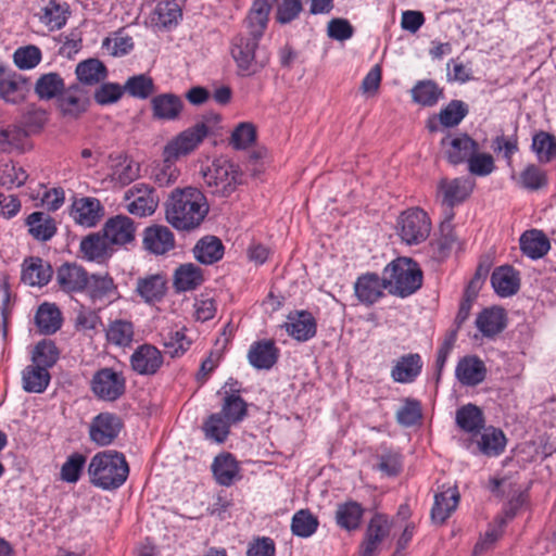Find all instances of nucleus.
Returning a JSON list of instances; mask_svg holds the SVG:
<instances>
[{"instance_id": "f257e3e1", "label": "nucleus", "mask_w": 556, "mask_h": 556, "mask_svg": "<svg viewBox=\"0 0 556 556\" xmlns=\"http://www.w3.org/2000/svg\"><path fill=\"white\" fill-rule=\"evenodd\" d=\"M275 2L276 0H255L245 20L250 37L238 36L233 39L231 55L244 76L258 73L269 62V54L262 50L256 52V49Z\"/></svg>"}, {"instance_id": "f03ea898", "label": "nucleus", "mask_w": 556, "mask_h": 556, "mask_svg": "<svg viewBox=\"0 0 556 556\" xmlns=\"http://www.w3.org/2000/svg\"><path fill=\"white\" fill-rule=\"evenodd\" d=\"M166 220L178 230L198 228L208 213L204 194L197 188L175 189L166 203Z\"/></svg>"}, {"instance_id": "7ed1b4c3", "label": "nucleus", "mask_w": 556, "mask_h": 556, "mask_svg": "<svg viewBox=\"0 0 556 556\" xmlns=\"http://www.w3.org/2000/svg\"><path fill=\"white\" fill-rule=\"evenodd\" d=\"M208 128L204 122L181 131L172 139L163 149V164L154 174L155 181L161 186H169L176 182L179 170L175 162L181 156L191 153L207 136Z\"/></svg>"}, {"instance_id": "20e7f679", "label": "nucleus", "mask_w": 556, "mask_h": 556, "mask_svg": "<svg viewBox=\"0 0 556 556\" xmlns=\"http://www.w3.org/2000/svg\"><path fill=\"white\" fill-rule=\"evenodd\" d=\"M90 482L102 490H115L122 486L129 475L124 454L116 451L97 453L88 465Z\"/></svg>"}, {"instance_id": "39448f33", "label": "nucleus", "mask_w": 556, "mask_h": 556, "mask_svg": "<svg viewBox=\"0 0 556 556\" xmlns=\"http://www.w3.org/2000/svg\"><path fill=\"white\" fill-rule=\"evenodd\" d=\"M422 277L417 262L408 257L392 261L383 270L386 289L400 298H407L418 291L422 286Z\"/></svg>"}, {"instance_id": "423d86ee", "label": "nucleus", "mask_w": 556, "mask_h": 556, "mask_svg": "<svg viewBox=\"0 0 556 556\" xmlns=\"http://www.w3.org/2000/svg\"><path fill=\"white\" fill-rule=\"evenodd\" d=\"M203 177L211 192L220 197H229L241 182L238 165L225 159L215 160Z\"/></svg>"}, {"instance_id": "0eeeda50", "label": "nucleus", "mask_w": 556, "mask_h": 556, "mask_svg": "<svg viewBox=\"0 0 556 556\" xmlns=\"http://www.w3.org/2000/svg\"><path fill=\"white\" fill-rule=\"evenodd\" d=\"M397 228L402 240L412 245L418 244L429 237L431 223L425 211L415 207L400 215Z\"/></svg>"}, {"instance_id": "6e6552de", "label": "nucleus", "mask_w": 556, "mask_h": 556, "mask_svg": "<svg viewBox=\"0 0 556 556\" xmlns=\"http://www.w3.org/2000/svg\"><path fill=\"white\" fill-rule=\"evenodd\" d=\"M91 390L103 401H116L125 393L126 379L122 372L105 367L93 375Z\"/></svg>"}, {"instance_id": "1a4fd4ad", "label": "nucleus", "mask_w": 556, "mask_h": 556, "mask_svg": "<svg viewBox=\"0 0 556 556\" xmlns=\"http://www.w3.org/2000/svg\"><path fill=\"white\" fill-rule=\"evenodd\" d=\"M127 211L136 216L144 217L152 215L159 203L154 190L144 184H137L125 193Z\"/></svg>"}, {"instance_id": "9d476101", "label": "nucleus", "mask_w": 556, "mask_h": 556, "mask_svg": "<svg viewBox=\"0 0 556 556\" xmlns=\"http://www.w3.org/2000/svg\"><path fill=\"white\" fill-rule=\"evenodd\" d=\"M123 428L122 420L114 414L101 413L96 416L89 427L90 440L99 446L111 444Z\"/></svg>"}, {"instance_id": "9b49d317", "label": "nucleus", "mask_w": 556, "mask_h": 556, "mask_svg": "<svg viewBox=\"0 0 556 556\" xmlns=\"http://www.w3.org/2000/svg\"><path fill=\"white\" fill-rule=\"evenodd\" d=\"M131 368L139 375H154L163 364L161 352L151 344L138 346L130 357Z\"/></svg>"}, {"instance_id": "f8f14e48", "label": "nucleus", "mask_w": 556, "mask_h": 556, "mask_svg": "<svg viewBox=\"0 0 556 556\" xmlns=\"http://www.w3.org/2000/svg\"><path fill=\"white\" fill-rule=\"evenodd\" d=\"M109 167L111 169V180L122 187L129 185L139 177V164L124 153L110 154Z\"/></svg>"}, {"instance_id": "ddd939ff", "label": "nucleus", "mask_w": 556, "mask_h": 556, "mask_svg": "<svg viewBox=\"0 0 556 556\" xmlns=\"http://www.w3.org/2000/svg\"><path fill=\"white\" fill-rule=\"evenodd\" d=\"M56 281L65 292H80L88 285V273L76 263H64L58 268Z\"/></svg>"}, {"instance_id": "4468645a", "label": "nucleus", "mask_w": 556, "mask_h": 556, "mask_svg": "<svg viewBox=\"0 0 556 556\" xmlns=\"http://www.w3.org/2000/svg\"><path fill=\"white\" fill-rule=\"evenodd\" d=\"M441 144L445 148V156L451 164H460L479 150L478 143L464 134L452 139H443Z\"/></svg>"}, {"instance_id": "2eb2a0df", "label": "nucleus", "mask_w": 556, "mask_h": 556, "mask_svg": "<svg viewBox=\"0 0 556 556\" xmlns=\"http://www.w3.org/2000/svg\"><path fill=\"white\" fill-rule=\"evenodd\" d=\"M279 350L271 340H261L251 344L248 359L252 367L258 370L270 369L278 359Z\"/></svg>"}, {"instance_id": "dca6fc26", "label": "nucleus", "mask_w": 556, "mask_h": 556, "mask_svg": "<svg viewBox=\"0 0 556 556\" xmlns=\"http://www.w3.org/2000/svg\"><path fill=\"white\" fill-rule=\"evenodd\" d=\"M175 245L173 232L163 225H153L144 230L143 247L155 255H162Z\"/></svg>"}, {"instance_id": "f3484780", "label": "nucleus", "mask_w": 556, "mask_h": 556, "mask_svg": "<svg viewBox=\"0 0 556 556\" xmlns=\"http://www.w3.org/2000/svg\"><path fill=\"white\" fill-rule=\"evenodd\" d=\"M53 270L51 265L40 257L26 258L22 266V281L30 287L46 286Z\"/></svg>"}, {"instance_id": "a211bd4d", "label": "nucleus", "mask_w": 556, "mask_h": 556, "mask_svg": "<svg viewBox=\"0 0 556 556\" xmlns=\"http://www.w3.org/2000/svg\"><path fill=\"white\" fill-rule=\"evenodd\" d=\"M287 332L298 341H307L316 334V320L307 311L290 313L285 324Z\"/></svg>"}, {"instance_id": "6ab92c4d", "label": "nucleus", "mask_w": 556, "mask_h": 556, "mask_svg": "<svg viewBox=\"0 0 556 556\" xmlns=\"http://www.w3.org/2000/svg\"><path fill=\"white\" fill-rule=\"evenodd\" d=\"M135 231L134 222L124 215L110 218L103 227V232L110 242L118 245L131 242L135 238Z\"/></svg>"}, {"instance_id": "aec40b11", "label": "nucleus", "mask_w": 556, "mask_h": 556, "mask_svg": "<svg viewBox=\"0 0 556 556\" xmlns=\"http://www.w3.org/2000/svg\"><path fill=\"white\" fill-rule=\"evenodd\" d=\"M473 185L464 178H455L452 180L441 179L439 182V191L442 194V202L448 207L465 201L471 193Z\"/></svg>"}, {"instance_id": "412c9836", "label": "nucleus", "mask_w": 556, "mask_h": 556, "mask_svg": "<svg viewBox=\"0 0 556 556\" xmlns=\"http://www.w3.org/2000/svg\"><path fill=\"white\" fill-rule=\"evenodd\" d=\"M491 283L500 296L506 298L518 292L520 287L519 273L509 265L494 269L491 276Z\"/></svg>"}, {"instance_id": "4be33fe9", "label": "nucleus", "mask_w": 556, "mask_h": 556, "mask_svg": "<svg viewBox=\"0 0 556 556\" xmlns=\"http://www.w3.org/2000/svg\"><path fill=\"white\" fill-rule=\"evenodd\" d=\"M384 281L377 274H365L354 285L355 295L364 304H374L382 295Z\"/></svg>"}, {"instance_id": "5701e85b", "label": "nucleus", "mask_w": 556, "mask_h": 556, "mask_svg": "<svg viewBox=\"0 0 556 556\" xmlns=\"http://www.w3.org/2000/svg\"><path fill=\"white\" fill-rule=\"evenodd\" d=\"M486 374V368L477 356L462 358L455 369L458 381L465 386H477L481 383Z\"/></svg>"}, {"instance_id": "b1692460", "label": "nucleus", "mask_w": 556, "mask_h": 556, "mask_svg": "<svg viewBox=\"0 0 556 556\" xmlns=\"http://www.w3.org/2000/svg\"><path fill=\"white\" fill-rule=\"evenodd\" d=\"M88 99L79 85H72L64 89L59 98V106L63 115L78 117L86 111Z\"/></svg>"}, {"instance_id": "393cba45", "label": "nucleus", "mask_w": 556, "mask_h": 556, "mask_svg": "<svg viewBox=\"0 0 556 556\" xmlns=\"http://www.w3.org/2000/svg\"><path fill=\"white\" fill-rule=\"evenodd\" d=\"M522 253L532 260L543 257L551 249L549 240L542 230L531 229L525 231L520 239Z\"/></svg>"}, {"instance_id": "a878e982", "label": "nucleus", "mask_w": 556, "mask_h": 556, "mask_svg": "<svg viewBox=\"0 0 556 556\" xmlns=\"http://www.w3.org/2000/svg\"><path fill=\"white\" fill-rule=\"evenodd\" d=\"M476 326L484 337L493 338L506 327L504 309L498 307L483 309L476 319Z\"/></svg>"}, {"instance_id": "bb28decb", "label": "nucleus", "mask_w": 556, "mask_h": 556, "mask_svg": "<svg viewBox=\"0 0 556 556\" xmlns=\"http://www.w3.org/2000/svg\"><path fill=\"white\" fill-rule=\"evenodd\" d=\"M153 116L157 119H176L182 108L181 99L174 93H163L154 97L151 101Z\"/></svg>"}, {"instance_id": "cd10ccee", "label": "nucleus", "mask_w": 556, "mask_h": 556, "mask_svg": "<svg viewBox=\"0 0 556 556\" xmlns=\"http://www.w3.org/2000/svg\"><path fill=\"white\" fill-rule=\"evenodd\" d=\"M459 503V493L456 488L435 494L431 509V518L434 522L443 523L456 509Z\"/></svg>"}, {"instance_id": "c85d7f7f", "label": "nucleus", "mask_w": 556, "mask_h": 556, "mask_svg": "<svg viewBox=\"0 0 556 556\" xmlns=\"http://www.w3.org/2000/svg\"><path fill=\"white\" fill-rule=\"evenodd\" d=\"M421 367L422 362L419 354H407L396 362L392 368L391 377L396 382H412L420 374Z\"/></svg>"}, {"instance_id": "c756f323", "label": "nucleus", "mask_w": 556, "mask_h": 556, "mask_svg": "<svg viewBox=\"0 0 556 556\" xmlns=\"http://www.w3.org/2000/svg\"><path fill=\"white\" fill-rule=\"evenodd\" d=\"M193 254L200 263L211 265L223 257L224 245L217 237L206 236L197 242Z\"/></svg>"}, {"instance_id": "7c9ffc66", "label": "nucleus", "mask_w": 556, "mask_h": 556, "mask_svg": "<svg viewBox=\"0 0 556 556\" xmlns=\"http://www.w3.org/2000/svg\"><path fill=\"white\" fill-rule=\"evenodd\" d=\"M212 471L218 484L229 486L239 473V466L235 457L226 453L215 457Z\"/></svg>"}, {"instance_id": "2f4dec72", "label": "nucleus", "mask_w": 556, "mask_h": 556, "mask_svg": "<svg viewBox=\"0 0 556 556\" xmlns=\"http://www.w3.org/2000/svg\"><path fill=\"white\" fill-rule=\"evenodd\" d=\"M203 280L202 269L192 263L180 265L174 274V286L177 291L194 290Z\"/></svg>"}, {"instance_id": "473e14b6", "label": "nucleus", "mask_w": 556, "mask_h": 556, "mask_svg": "<svg viewBox=\"0 0 556 556\" xmlns=\"http://www.w3.org/2000/svg\"><path fill=\"white\" fill-rule=\"evenodd\" d=\"M456 425L468 433H479L484 427L482 410L473 405L467 404L456 410Z\"/></svg>"}, {"instance_id": "72a5a7b5", "label": "nucleus", "mask_w": 556, "mask_h": 556, "mask_svg": "<svg viewBox=\"0 0 556 556\" xmlns=\"http://www.w3.org/2000/svg\"><path fill=\"white\" fill-rule=\"evenodd\" d=\"M136 291L147 303L157 302L165 295L166 281L161 275L140 278Z\"/></svg>"}, {"instance_id": "f704fd0d", "label": "nucleus", "mask_w": 556, "mask_h": 556, "mask_svg": "<svg viewBox=\"0 0 556 556\" xmlns=\"http://www.w3.org/2000/svg\"><path fill=\"white\" fill-rule=\"evenodd\" d=\"M27 92V80L9 72L2 81H0V98L5 102L18 103Z\"/></svg>"}, {"instance_id": "c9c22d12", "label": "nucleus", "mask_w": 556, "mask_h": 556, "mask_svg": "<svg viewBox=\"0 0 556 556\" xmlns=\"http://www.w3.org/2000/svg\"><path fill=\"white\" fill-rule=\"evenodd\" d=\"M23 389L29 393H42L50 382V374L45 367L28 365L22 372Z\"/></svg>"}, {"instance_id": "e433bc0d", "label": "nucleus", "mask_w": 556, "mask_h": 556, "mask_svg": "<svg viewBox=\"0 0 556 556\" xmlns=\"http://www.w3.org/2000/svg\"><path fill=\"white\" fill-rule=\"evenodd\" d=\"M364 514V509L361 504L354 501H349L337 506L336 521L337 523L348 530H356Z\"/></svg>"}, {"instance_id": "4c0bfd02", "label": "nucleus", "mask_w": 556, "mask_h": 556, "mask_svg": "<svg viewBox=\"0 0 556 556\" xmlns=\"http://www.w3.org/2000/svg\"><path fill=\"white\" fill-rule=\"evenodd\" d=\"M35 321L40 332L54 333L62 325L61 312L54 304L43 303L36 313Z\"/></svg>"}, {"instance_id": "58836bf2", "label": "nucleus", "mask_w": 556, "mask_h": 556, "mask_svg": "<svg viewBox=\"0 0 556 556\" xmlns=\"http://www.w3.org/2000/svg\"><path fill=\"white\" fill-rule=\"evenodd\" d=\"M99 201L90 198H83L73 204L72 216L74 220L84 226L96 225L99 218Z\"/></svg>"}, {"instance_id": "ea45409f", "label": "nucleus", "mask_w": 556, "mask_h": 556, "mask_svg": "<svg viewBox=\"0 0 556 556\" xmlns=\"http://www.w3.org/2000/svg\"><path fill=\"white\" fill-rule=\"evenodd\" d=\"M30 235L41 241L51 239L55 231L54 220L43 212H34L27 217Z\"/></svg>"}, {"instance_id": "a19ab883", "label": "nucleus", "mask_w": 556, "mask_h": 556, "mask_svg": "<svg viewBox=\"0 0 556 556\" xmlns=\"http://www.w3.org/2000/svg\"><path fill=\"white\" fill-rule=\"evenodd\" d=\"M134 325L126 319H115L108 325L105 336L109 343L128 346L134 340Z\"/></svg>"}, {"instance_id": "79ce46f5", "label": "nucleus", "mask_w": 556, "mask_h": 556, "mask_svg": "<svg viewBox=\"0 0 556 556\" xmlns=\"http://www.w3.org/2000/svg\"><path fill=\"white\" fill-rule=\"evenodd\" d=\"M110 244L104 233H94L83 239L80 250L89 261H101L109 255Z\"/></svg>"}, {"instance_id": "37998d69", "label": "nucleus", "mask_w": 556, "mask_h": 556, "mask_svg": "<svg viewBox=\"0 0 556 556\" xmlns=\"http://www.w3.org/2000/svg\"><path fill=\"white\" fill-rule=\"evenodd\" d=\"M78 80L84 85H96L106 77V68L102 62L97 59H88L79 62L76 66Z\"/></svg>"}, {"instance_id": "c03bdc74", "label": "nucleus", "mask_w": 556, "mask_h": 556, "mask_svg": "<svg viewBox=\"0 0 556 556\" xmlns=\"http://www.w3.org/2000/svg\"><path fill=\"white\" fill-rule=\"evenodd\" d=\"M230 391L233 393L228 394L226 392L220 414L227 419V421L237 424L247 416L248 404L240 395L236 394L239 392L238 389H233L231 387Z\"/></svg>"}, {"instance_id": "a18cd8bd", "label": "nucleus", "mask_w": 556, "mask_h": 556, "mask_svg": "<svg viewBox=\"0 0 556 556\" xmlns=\"http://www.w3.org/2000/svg\"><path fill=\"white\" fill-rule=\"evenodd\" d=\"M442 97L443 90L433 80H420L412 89L413 100L424 106H433Z\"/></svg>"}, {"instance_id": "49530a36", "label": "nucleus", "mask_w": 556, "mask_h": 556, "mask_svg": "<svg viewBox=\"0 0 556 556\" xmlns=\"http://www.w3.org/2000/svg\"><path fill=\"white\" fill-rule=\"evenodd\" d=\"M506 439L502 430L486 429L477 441L478 450L486 456H496L504 451Z\"/></svg>"}, {"instance_id": "de8ad7c7", "label": "nucleus", "mask_w": 556, "mask_h": 556, "mask_svg": "<svg viewBox=\"0 0 556 556\" xmlns=\"http://www.w3.org/2000/svg\"><path fill=\"white\" fill-rule=\"evenodd\" d=\"M318 519L308 509H300L291 520V531L295 536L308 538L313 535L318 528Z\"/></svg>"}, {"instance_id": "09e8293b", "label": "nucleus", "mask_w": 556, "mask_h": 556, "mask_svg": "<svg viewBox=\"0 0 556 556\" xmlns=\"http://www.w3.org/2000/svg\"><path fill=\"white\" fill-rule=\"evenodd\" d=\"M64 81L56 73L40 76L35 85V91L40 99H52L64 90Z\"/></svg>"}, {"instance_id": "8fccbe9b", "label": "nucleus", "mask_w": 556, "mask_h": 556, "mask_svg": "<svg viewBox=\"0 0 556 556\" xmlns=\"http://www.w3.org/2000/svg\"><path fill=\"white\" fill-rule=\"evenodd\" d=\"M59 359V351L52 341L43 340L39 342L31 355L33 364L45 367L47 370L52 367Z\"/></svg>"}, {"instance_id": "3c124183", "label": "nucleus", "mask_w": 556, "mask_h": 556, "mask_svg": "<svg viewBox=\"0 0 556 556\" xmlns=\"http://www.w3.org/2000/svg\"><path fill=\"white\" fill-rule=\"evenodd\" d=\"M123 88L125 92L139 99H147L154 93L153 79L146 74L129 77Z\"/></svg>"}, {"instance_id": "603ef678", "label": "nucleus", "mask_w": 556, "mask_h": 556, "mask_svg": "<svg viewBox=\"0 0 556 556\" xmlns=\"http://www.w3.org/2000/svg\"><path fill=\"white\" fill-rule=\"evenodd\" d=\"M532 149L539 161L548 163L556 157V139L554 136L541 131L533 137Z\"/></svg>"}, {"instance_id": "864d4df0", "label": "nucleus", "mask_w": 556, "mask_h": 556, "mask_svg": "<svg viewBox=\"0 0 556 556\" xmlns=\"http://www.w3.org/2000/svg\"><path fill=\"white\" fill-rule=\"evenodd\" d=\"M66 8L55 0H49L42 8L41 22L50 29H60L66 23Z\"/></svg>"}, {"instance_id": "5fc2aeb1", "label": "nucleus", "mask_w": 556, "mask_h": 556, "mask_svg": "<svg viewBox=\"0 0 556 556\" xmlns=\"http://www.w3.org/2000/svg\"><path fill=\"white\" fill-rule=\"evenodd\" d=\"M468 114V106L460 100H452L439 113V121L445 127L457 126Z\"/></svg>"}, {"instance_id": "6e6d98bb", "label": "nucleus", "mask_w": 556, "mask_h": 556, "mask_svg": "<svg viewBox=\"0 0 556 556\" xmlns=\"http://www.w3.org/2000/svg\"><path fill=\"white\" fill-rule=\"evenodd\" d=\"M230 424L222 414H212L205 421L203 430L206 438L223 443L229 433Z\"/></svg>"}, {"instance_id": "4d7b16f0", "label": "nucleus", "mask_w": 556, "mask_h": 556, "mask_svg": "<svg viewBox=\"0 0 556 556\" xmlns=\"http://www.w3.org/2000/svg\"><path fill=\"white\" fill-rule=\"evenodd\" d=\"M519 184L522 188L536 191L547 185L546 173L534 164H529L520 173Z\"/></svg>"}, {"instance_id": "13d9d810", "label": "nucleus", "mask_w": 556, "mask_h": 556, "mask_svg": "<svg viewBox=\"0 0 556 556\" xmlns=\"http://www.w3.org/2000/svg\"><path fill=\"white\" fill-rule=\"evenodd\" d=\"M86 289L92 300H102L114 291L115 286L113 279L109 275H88V285Z\"/></svg>"}, {"instance_id": "bf43d9fd", "label": "nucleus", "mask_w": 556, "mask_h": 556, "mask_svg": "<svg viewBox=\"0 0 556 556\" xmlns=\"http://www.w3.org/2000/svg\"><path fill=\"white\" fill-rule=\"evenodd\" d=\"M256 139V129L251 123H240L232 131L230 143L237 150L249 148Z\"/></svg>"}, {"instance_id": "052dcab7", "label": "nucleus", "mask_w": 556, "mask_h": 556, "mask_svg": "<svg viewBox=\"0 0 556 556\" xmlns=\"http://www.w3.org/2000/svg\"><path fill=\"white\" fill-rule=\"evenodd\" d=\"M391 530V521L386 515L376 514L369 521L365 538L381 543Z\"/></svg>"}, {"instance_id": "680f3d73", "label": "nucleus", "mask_w": 556, "mask_h": 556, "mask_svg": "<svg viewBox=\"0 0 556 556\" xmlns=\"http://www.w3.org/2000/svg\"><path fill=\"white\" fill-rule=\"evenodd\" d=\"M86 464V457L79 453L72 454L61 468L63 481L75 483L79 480L80 473Z\"/></svg>"}, {"instance_id": "e2e57ef3", "label": "nucleus", "mask_w": 556, "mask_h": 556, "mask_svg": "<svg viewBox=\"0 0 556 556\" xmlns=\"http://www.w3.org/2000/svg\"><path fill=\"white\" fill-rule=\"evenodd\" d=\"M14 63L21 70L35 67L41 60V51L36 46L18 48L14 52Z\"/></svg>"}, {"instance_id": "0e129e2a", "label": "nucleus", "mask_w": 556, "mask_h": 556, "mask_svg": "<svg viewBox=\"0 0 556 556\" xmlns=\"http://www.w3.org/2000/svg\"><path fill=\"white\" fill-rule=\"evenodd\" d=\"M421 417L420 403L416 400H406L405 404L396 413L397 422L404 427L416 425Z\"/></svg>"}, {"instance_id": "69168bd1", "label": "nucleus", "mask_w": 556, "mask_h": 556, "mask_svg": "<svg viewBox=\"0 0 556 556\" xmlns=\"http://www.w3.org/2000/svg\"><path fill=\"white\" fill-rule=\"evenodd\" d=\"M468 169L471 174L477 176H488L494 169V160L491 154L475 152L467 161Z\"/></svg>"}, {"instance_id": "338daca9", "label": "nucleus", "mask_w": 556, "mask_h": 556, "mask_svg": "<svg viewBox=\"0 0 556 556\" xmlns=\"http://www.w3.org/2000/svg\"><path fill=\"white\" fill-rule=\"evenodd\" d=\"M377 468L389 477L397 476L402 470L401 455L393 451H384L378 455Z\"/></svg>"}, {"instance_id": "774afa93", "label": "nucleus", "mask_w": 556, "mask_h": 556, "mask_svg": "<svg viewBox=\"0 0 556 556\" xmlns=\"http://www.w3.org/2000/svg\"><path fill=\"white\" fill-rule=\"evenodd\" d=\"M190 344L191 341L186 338L185 332L181 330L170 332L164 340L166 353L172 357H179L182 355L190 348Z\"/></svg>"}]
</instances>
